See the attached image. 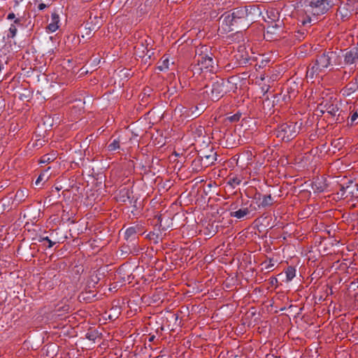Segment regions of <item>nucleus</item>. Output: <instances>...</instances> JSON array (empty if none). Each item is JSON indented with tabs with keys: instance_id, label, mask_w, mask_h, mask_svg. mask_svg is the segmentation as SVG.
Listing matches in <instances>:
<instances>
[{
	"instance_id": "8fccbe9b",
	"label": "nucleus",
	"mask_w": 358,
	"mask_h": 358,
	"mask_svg": "<svg viewBox=\"0 0 358 358\" xmlns=\"http://www.w3.org/2000/svg\"><path fill=\"white\" fill-rule=\"evenodd\" d=\"M357 190H358V187H357Z\"/></svg>"
},
{
	"instance_id": "f3484780",
	"label": "nucleus",
	"mask_w": 358,
	"mask_h": 358,
	"mask_svg": "<svg viewBox=\"0 0 358 358\" xmlns=\"http://www.w3.org/2000/svg\"><path fill=\"white\" fill-rule=\"evenodd\" d=\"M190 110L188 108L182 105H178L174 110V115L176 116L178 115L182 118V120H184L185 119H190V117L187 116Z\"/></svg>"
},
{
	"instance_id": "0eeeda50",
	"label": "nucleus",
	"mask_w": 358,
	"mask_h": 358,
	"mask_svg": "<svg viewBox=\"0 0 358 358\" xmlns=\"http://www.w3.org/2000/svg\"><path fill=\"white\" fill-rule=\"evenodd\" d=\"M216 160V152L210 150L208 154L203 152L202 155L199 156V158L194 159L192 162V166H195L196 171H199L200 170L199 169V165H201V169L203 167H208L213 164ZM193 169H194V167Z\"/></svg>"
},
{
	"instance_id": "603ef678",
	"label": "nucleus",
	"mask_w": 358,
	"mask_h": 358,
	"mask_svg": "<svg viewBox=\"0 0 358 358\" xmlns=\"http://www.w3.org/2000/svg\"><path fill=\"white\" fill-rule=\"evenodd\" d=\"M357 190H358V187H357Z\"/></svg>"
},
{
	"instance_id": "4468645a",
	"label": "nucleus",
	"mask_w": 358,
	"mask_h": 358,
	"mask_svg": "<svg viewBox=\"0 0 358 358\" xmlns=\"http://www.w3.org/2000/svg\"><path fill=\"white\" fill-rule=\"evenodd\" d=\"M358 89V79L354 78L351 82H350L343 90V94L348 96H350L352 93L357 91Z\"/></svg>"
},
{
	"instance_id": "3c124183",
	"label": "nucleus",
	"mask_w": 358,
	"mask_h": 358,
	"mask_svg": "<svg viewBox=\"0 0 358 358\" xmlns=\"http://www.w3.org/2000/svg\"><path fill=\"white\" fill-rule=\"evenodd\" d=\"M357 190H358V187H357Z\"/></svg>"
},
{
	"instance_id": "de8ad7c7",
	"label": "nucleus",
	"mask_w": 358,
	"mask_h": 358,
	"mask_svg": "<svg viewBox=\"0 0 358 358\" xmlns=\"http://www.w3.org/2000/svg\"><path fill=\"white\" fill-rule=\"evenodd\" d=\"M348 193L349 194H352V191H349Z\"/></svg>"
},
{
	"instance_id": "6e6552de",
	"label": "nucleus",
	"mask_w": 358,
	"mask_h": 358,
	"mask_svg": "<svg viewBox=\"0 0 358 358\" xmlns=\"http://www.w3.org/2000/svg\"><path fill=\"white\" fill-rule=\"evenodd\" d=\"M341 58H344V64L345 65L355 64L358 62V49L352 48L350 50H346L345 52L341 54Z\"/></svg>"
},
{
	"instance_id": "ea45409f",
	"label": "nucleus",
	"mask_w": 358,
	"mask_h": 358,
	"mask_svg": "<svg viewBox=\"0 0 358 358\" xmlns=\"http://www.w3.org/2000/svg\"><path fill=\"white\" fill-rule=\"evenodd\" d=\"M45 7V5L44 3H41L38 6L39 10H43Z\"/></svg>"
},
{
	"instance_id": "39448f33",
	"label": "nucleus",
	"mask_w": 358,
	"mask_h": 358,
	"mask_svg": "<svg viewBox=\"0 0 358 358\" xmlns=\"http://www.w3.org/2000/svg\"><path fill=\"white\" fill-rule=\"evenodd\" d=\"M195 61L199 70H206L210 72L215 71L216 63L213 60V55L208 50L207 46H202L196 50Z\"/></svg>"
},
{
	"instance_id": "c85d7f7f",
	"label": "nucleus",
	"mask_w": 358,
	"mask_h": 358,
	"mask_svg": "<svg viewBox=\"0 0 358 358\" xmlns=\"http://www.w3.org/2000/svg\"><path fill=\"white\" fill-rule=\"evenodd\" d=\"M45 241L48 242V243H49L48 248H52L55 244V242L52 241L48 238V236H40V238L38 239V241L41 242V241Z\"/></svg>"
},
{
	"instance_id": "f257e3e1",
	"label": "nucleus",
	"mask_w": 358,
	"mask_h": 358,
	"mask_svg": "<svg viewBox=\"0 0 358 358\" xmlns=\"http://www.w3.org/2000/svg\"><path fill=\"white\" fill-rule=\"evenodd\" d=\"M257 12L254 6L239 7L226 12L220 17L222 28L227 32L238 28L245 29L254 21Z\"/></svg>"
},
{
	"instance_id": "1a4fd4ad",
	"label": "nucleus",
	"mask_w": 358,
	"mask_h": 358,
	"mask_svg": "<svg viewBox=\"0 0 358 358\" xmlns=\"http://www.w3.org/2000/svg\"><path fill=\"white\" fill-rule=\"evenodd\" d=\"M251 213V210L248 208V203H241V208L236 211L230 212V216L236 217L238 220H242L246 217Z\"/></svg>"
},
{
	"instance_id": "79ce46f5",
	"label": "nucleus",
	"mask_w": 358,
	"mask_h": 358,
	"mask_svg": "<svg viewBox=\"0 0 358 358\" xmlns=\"http://www.w3.org/2000/svg\"><path fill=\"white\" fill-rule=\"evenodd\" d=\"M355 298L358 301V293L355 294Z\"/></svg>"
},
{
	"instance_id": "f03ea898",
	"label": "nucleus",
	"mask_w": 358,
	"mask_h": 358,
	"mask_svg": "<svg viewBox=\"0 0 358 358\" xmlns=\"http://www.w3.org/2000/svg\"><path fill=\"white\" fill-rule=\"evenodd\" d=\"M301 22L303 25L317 22V16L327 13L334 5L333 0H301Z\"/></svg>"
},
{
	"instance_id": "a19ab883",
	"label": "nucleus",
	"mask_w": 358,
	"mask_h": 358,
	"mask_svg": "<svg viewBox=\"0 0 358 358\" xmlns=\"http://www.w3.org/2000/svg\"><path fill=\"white\" fill-rule=\"evenodd\" d=\"M88 29L91 31V30H94L96 29V25H94L92 27H89Z\"/></svg>"
},
{
	"instance_id": "9b49d317",
	"label": "nucleus",
	"mask_w": 358,
	"mask_h": 358,
	"mask_svg": "<svg viewBox=\"0 0 358 358\" xmlns=\"http://www.w3.org/2000/svg\"><path fill=\"white\" fill-rule=\"evenodd\" d=\"M280 30V26L277 23L272 24L268 25L266 27V31L264 34V38L267 41H271L274 39V36L278 34V31Z\"/></svg>"
},
{
	"instance_id": "b1692460",
	"label": "nucleus",
	"mask_w": 358,
	"mask_h": 358,
	"mask_svg": "<svg viewBox=\"0 0 358 358\" xmlns=\"http://www.w3.org/2000/svg\"><path fill=\"white\" fill-rule=\"evenodd\" d=\"M241 182V179L239 177L234 176L229 178L227 184L231 187L235 188L236 186L239 185Z\"/></svg>"
},
{
	"instance_id": "c03bdc74",
	"label": "nucleus",
	"mask_w": 358,
	"mask_h": 358,
	"mask_svg": "<svg viewBox=\"0 0 358 358\" xmlns=\"http://www.w3.org/2000/svg\"><path fill=\"white\" fill-rule=\"evenodd\" d=\"M22 98H24V96H23V94H20V99H22Z\"/></svg>"
},
{
	"instance_id": "7ed1b4c3",
	"label": "nucleus",
	"mask_w": 358,
	"mask_h": 358,
	"mask_svg": "<svg viewBox=\"0 0 358 358\" xmlns=\"http://www.w3.org/2000/svg\"><path fill=\"white\" fill-rule=\"evenodd\" d=\"M341 50L326 51L318 56L315 62L307 69V76L313 78L315 76L322 73L326 69L333 65H341Z\"/></svg>"
},
{
	"instance_id": "a211bd4d",
	"label": "nucleus",
	"mask_w": 358,
	"mask_h": 358,
	"mask_svg": "<svg viewBox=\"0 0 358 358\" xmlns=\"http://www.w3.org/2000/svg\"><path fill=\"white\" fill-rule=\"evenodd\" d=\"M27 196H28L27 190L18 189L14 196L13 203H15L16 205H18L20 203H22V201H24Z\"/></svg>"
},
{
	"instance_id": "a878e982",
	"label": "nucleus",
	"mask_w": 358,
	"mask_h": 358,
	"mask_svg": "<svg viewBox=\"0 0 358 358\" xmlns=\"http://www.w3.org/2000/svg\"><path fill=\"white\" fill-rule=\"evenodd\" d=\"M55 159V155H45L41 157L40 163L46 164L52 162Z\"/></svg>"
},
{
	"instance_id": "e433bc0d",
	"label": "nucleus",
	"mask_w": 358,
	"mask_h": 358,
	"mask_svg": "<svg viewBox=\"0 0 358 358\" xmlns=\"http://www.w3.org/2000/svg\"><path fill=\"white\" fill-rule=\"evenodd\" d=\"M86 337L89 339V340H91V341H94L95 339V336L92 334L91 333H87L86 334Z\"/></svg>"
},
{
	"instance_id": "cd10ccee",
	"label": "nucleus",
	"mask_w": 358,
	"mask_h": 358,
	"mask_svg": "<svg viewBox=\"0 0 358 358\" xmlns=\"http://www.w3.org/2000/svg\"><path fill=\"white\" fill-rule=\"evenodd\" d=\"M148 237L150 240L152 241L155 244H157L159 242V235L155 232H150L148 234Z\"/></svg>"
},
{
	"instance_id": "c756f323",
	"label": "nucleus",
	"mask_w": 358,
	"mask_h": 358,
	"mask_svg": "<svg viewBox=\"0 0 358 358\" xmlns=\"http://www.w3.org/2000/svg\"><path fill=\"white\" fill-rule=\"evenodd\" d=\"M8 20H13L15 19L14 23L16 24H21V20L20 18H15V15L13 13H10L7 16Z\"/></svg>"
},
{
	"instance_id": "ddd939ff",
	"label": "nucleus",
	"mask_w": 358,
	"mask_h": 358,
	"mask_svg": "<svg viewBox=\"0 0 358 358\" xmlns=\"http://www.w3.org/2000/svg\"><path fill=\"white\" fill-rule=\"evenodd\" d=\"M312 188L314 192H323L327 188V184L326 182V179L323 177L317 178L313 182Z\"/></svg>"
},
{
	"instance_id": "423d86ee",
	"label": "nucleus",
	"mask_w": 358,
	"mask_h": 358,
	"mask_svg": "<svg viewBox=\"0 0 358 358\" xmlns=\"http://www.w3.org/2000/svg\"><path fill=\"white\" fill-rule=\"evenodd\" d=\"M301 127V122H285L278 127L275 131V134L277 138L284 141H289L297 136Z\"/></svg>"
},
{
	"instance_id": "4c0bfd02",
	"label": "nucleus",
	"mask_w": 358,
	"mask_h": 358,
	"mask_svg": "<svg viewBox=\"0 0 358 358\" xmlns=\"http://www.w3.org/2000/svg\"><path fill=\"white\" fill-rule=\"evenodd\" d=\"M350 76V73H348L347 71H344L343 72V76L342 77V79L344 80V79H348L349 78Z\"/></svg>"
},
{
	"instance_id": "37998d69",
	"label": "nucleus",
	"mask_w": 358,
	"mask_h": 358,
	"mask_svg": "<svg viewBox=\"0 0 358 358\" xmlns=\"http://www.w3.org/2000/svg\"><path fill=\"white\" fill-rule=\"evenodd\" d=\"M2 69H3V65H0V72L1 71Z\"/></svg>"
},
{
	"instance_id": "20e7f679",
	"label": "nucleus",
	"mask_w": 358,
	"mask_h": 358,
	"mask_svg": "<svg viewBox=\"0 0 358 358\" xmlns=\"http://www.w3.org/2000/svg\"><path fill=\"white\" fill-rule=\"evenodd\" d=\"M227 93L225 82L222 78H215L210 85H206L203 88H201L196 96L201 101L210 99L212 101H218L224 94Z\"/></svg>"
},
{
	"instance_id": "72a5a7b5",
	"label": "nucleus",
	"mask_w": 358,
	"mask_h": 358,
	"mask_svg": "<svg viewBox=\"0 0 358 358\" xmlns=\"http://www.w3.org/2000/svg\"><path fill=\"white\" fill-rule=\"evenodd\" d=\"M350 188V186L348 185L346 187H344V186H341V196H344L345 194L348 192V189Z\"/></svg>"
},
{
	"instance_id": "58836bf2",
	"label": "nucleus",
	"mask_w": 358,
	"mask_h": 358,
	"mask_svg": "<svg viewBox=\"0 0 358 358\" xmlns=\"http://www.w3.org/2000/svg\"><path fill=\"white\" fill-rule=\"evenodd\" d=\"M207 6H208V8H204L201 10L202 12H203V13H206L207 10H208L211 8V6L209 5V3H208Z\"/></svg>"
},
{
	"instance_id": "6ab92c4d",
	"label": "nucleus",
	"mask_w": 358,
	"mask_h": 358,
	"mask_svg": "<svg viewBox=\"0 0 358 358\" xmlns=\"http://www.w3.org/2000/svg\"><path fill=\"white\" fill-rule=\"evenodd\" d=\"M137 233L136 228L135 227H130L127 228L124 232V238L127 241L134 240Z\"/></svg>"
},
{
	"instance_id": "2eb2a0df",
	"label": "nucleus",
	"mask_w": 358,
	"mask_h": 358,
	"mask_svg": "<svg viewBox=\"0 0 358 358\" xmlns=\"http://www.w3.org/2000/svg\"><path fill=\"white\" fill-rule=\"evenodd\" d=\"M59 15L56 13H52L51 21L46 28L48 31L51 33L56 31L59 27Z\"/></svg>"
},
{
	"instance_id": "aec40b11",
	"label": "nucleus",
	"mask_w": 358,
	"mask_h": 358,
	"mask_svg": "<svg viewBox=\"0 0 358 358\" xmlns=\"http://www.w3.org/2000/svg\"><path fill=\"white\" fill-rule=\"evenodd\" d=\"M346 6L353 13V15H358V0H347Z\"/></svg>"
},
{
	"instance_id": "f704fd0d",
	"label": "nucleus",
	"mask_w": 358,
	"mask_h": 358,
	"mask_svg": "<svg viewBox=\"0 0 358 358\" xmlns=\"http://www.w3.org/2000/svg\"><path fill=\"white\" fill-rule=\"evenodd\" d=\"M239 117H240V115H234L233 116L229 117V119L231 122H236L239 120Z\"/></svg>"
},
{
	"instance_id": "9d476101",
	"label": "nucleus",
	"mask_w": 358,
	"mask_h": 358,
	"mask_svg": "<svg viewBox=\"0 0 358 358\" xmlns=\"http://www.w3.org/2000/svg\"><path fill=\"white\" fill-rule=\"evenodd\" d=\"M321 106L324 111L330 114L331 116H336L338 112V107L336 103L331 101H324L321 103Z\"/></svg>"
},
{
	"instance_id": "f8f14e48",
	"label": "nucleus",
	"mask_w": 358,
	"mask_h": 358,
	"mask_svg": "<svg viewBox=\"0 0 358 358\" xmlns=\"http://www.w3.org/2000/svg\"><path fill=\"white\" fill-rule=\"evenodd\" d=\"M348 6H346L345 3L343 6H340L337 10V17L343 22L349 20L353 15Z\"/></svg>"
},
{
	"instance_id": "5701e85b",
	"label": "nucleus",
	"mask_w": 358,
	"mask_h": 358,
	"mask_svg": "<svg viewBox=\"0 0 358 358\" xmlns=\"http://www.w3.org/2000/svg\"><path fill=\"white\" fill-rule=\"evenodd\" d=\"M285 274L287 281H291L296 275V269L292 266H289L286 270Z\"/></svg>"
},
{
	"instance_id": "a18cd8bd",
	"label": "nucleus",
	"mask_w": 358,
	"mask_h": 358,
	"mask_svg": "<svg viewBox=\"0 0 358 358\" xmlns=\"http://www.w3.org/2000/svg\"><path fill=\"white\" fill-rule=\"evenodd\" d=\"M22 98H24V96H23V94H20V99H22Z\"/></svg>"
},
{
	"instance_id": "2f4dec72",
	"label": "nucleus",
	"mask_w": 358,
	"mask_h": 358,
	"mask_svg": "<svg viewBox=\"0 0 358 358\" xmlns=\"http://www.w3.org/2000/svg\"><path fill=\"white\" fill-rule=\"evenodd\" d=\"M160 71H164L166 69L169 68V59H165L162 61V64L159 66L158 67Z\"/></svg>"
},
{
	"instance_id": "412c9836",
	"label": "nucleus",
	"mask_w": 358,
	"mask_h": 358,
	"mask_svg": "<svg viewBox=\"0 0 358 358\" xmlns=\"http://www.w3.org/2000/svg\"><path fill=\"white\" fill-rule=\"evenodd\" d=\"M50 167H48L46 170L42 172L36 179L35 184L36 185H38L42 181H47L49 179L50 175L48 174V171Z\"/></svg>"
},
{
	"instance_id": "c9c22d12",
	"label": "nucleus",
	"mask_w": 358,
	"mask_h": 358,
	"mask_svg": "<svg viewBox=\"0 0 358 358\" xmlns=\"http://www.w3.org/2000/svg\"><path fill=\"white\" fill-rule=\"evenodd\" d=\"M274 266V264L272 263V260L270 259L269 263L265 266V268L267 270L271 269Z\"/></svg>"
},
{
	"instance_id": "49530a36",
	"label": "nucleus",
	"mask_w": 358,
	"mask_h": 358,
	"mask_svg": "<svg viewBox=\"0 0 358 358\" xmlns=\"http://www.w3.org/2000/svg\"><path fill=\"white\" fill-rule=\"evenodd\" d=\"M96 282H97V281L99 280V278L97 276H96Z\"/></svg>"
},
{
	"instance_id": "4be33fe9",
	"label": "nucleus",
	"mask_w": 358,
	"mask_h": 358,
	"mask_svg": "<svg viewBox=\"0 0 358 358\" xmlns=\"http://www.w3.org/2000/svg\"><path fill=\"white\" fill-rule=\"evenodd\" d=\"M273 199L271 195H265L263 196L259 206H261L262 207H266V206H271L273 203Z\"/></svg>"
},
{
	"instance_id": "dca6fc26",
	"label": "nucleus",
	"mask_w": 358,
	"mask_h": 358,
	"mask_svg": "<svg viewBox=\"0 0 358 358\" xmlns=\"http://www.w3.org/2000/svg\"><path fill=\"white\" fill-rule=\"evenodd\" d=\"M190 112L187 115L190 119H194L199 117L205 110V104L199 103V106H196L194 108H188Z\"/></svg>"
},
{
	"instance_id": "09e8293b",
	"label": "nucleus",
	"mask_w": 358,
	"mask_h": 358,
	"mask_svg": "<svg viewBox=\"0 0 358 358\" xmlns=\"http://www.w3.org/2000/svg\"><path fill=\"white\" fill-rule=\"evenodd\" d=\"M199 132H201V131H202V129H199Z\"/></svg>"
},
{
	"instance_id": "473e14b6",
	"label": "nucleus",
	"mask_w": 358,
	"mask_h": 358,
	"mask_svg": "<svg viewBox=\"0 0 358 358\" xmlns=\"http://www.w3.org/2000/svg\"><path fill=\"white\" fill-rule=\"evenodd\" d=\"M357 119H358V110H356L355 112H354L352 114V115L350 117V124L352 125Z\"/></svg>"
},
{
	"instance_id": "393cba45",
	"label": "nucleus",
	"mask_w": 358,
	"mask_h": 358,
	"mask_svg": "<svg viewBox=\"0 0 358 358\" xmlns=\"http://www.w3.org/2000/svg\"><path fill=\"white\" fill-rule=\"evenodd\" d=\"M120 140L114 139L108 145V150L109 151H115L120 148Z\"/></svg>"
},
{
	"instance_id": "7c9ffc66",
	"label": "nucleus",
	"mask_w": 358,
	"mask_h": 358,
	"mask_svg": "<svg viewBox=\"0 0 358 358\" xmlns=\"http://www.w3.org/2000/svg\"><path fill=\"white\" fill-rule=\"evenodd\" d=\"M241 206V204H239V201H237L236 202H234L232 203L230 206H229V211L231 212V211H236L238 210V206Z\"/></svg>"
},
{
	"instance_id": "bb28decb",
	"label": "nucleus",
	"mask_w": 358,
	"mask_h": 358,
	"mask_svg": "<svg viewBox=\"0 0 358 358\" xmlns=\"http://www.w3.org/2000/svg\"><path fill=\"white\" fill-rule=\"evenodd\" d=\"M8 31V37L14 38L15 36L17 29L15 23L10 25Z\"/></svg>"
}]
</instances>
